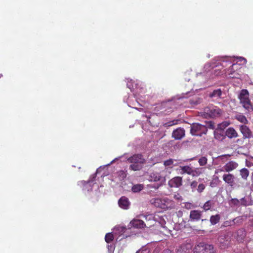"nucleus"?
I'll return each instance as SVG.
<instances>
[{
	"mask_svg": "<svg viewBox=\"0 0 253 253\" xmlns=\"http://www.w3.org/2000/svg\"><path fill=\"white\" fill-rule=\"evenodd\" d=\"M127 161L130 163L129 169L133 170H139L145 163V160L141 154H136L129 157Z\"/></svg>",
	"mask_w": 253,
	"mask_h": 253,
	"instance_id": "f257e3e1",
	"label": "nucleus"
},
{
	"mask_svg": "<svg viewBox=\"0 0 253 253\" xmlns=\"http://www.w3.org/2000/svg\"><path fill=\"white\" fill-rule=\"evenodd\" d=\"M240 103L248 110L252 109V105L249 99V93L247 89H242L239 95Z\"/></svg>",
	"mask_w": 253,
	"mask_h": 253,
	"instance_id": "f03ea898",
	"label": "nucleus"
},
{
	"mask_svg": "<svg viewBox=\"0 0 253 253\" xmlns=\"http://www.w3.org/2000/svg\"><path fill=\"white\" fill-rule=\"evenodd\" d=\"M215 250L212 245L200 243L194 248V253H215Z\"/></svg>",
	"mask_w": 253,
	"mask_h": 253,
	"instance_id": "7ed1b4c3",
	"label": "nucleus"
},
{
	"mask_svg": "<svg viewBox=\"0 0 253 253\" xmlns=\"http://www.w3.org/2000/svg\"><path fill=\"white\" fill-rule=\"evenodd\" d=\"M207 131V127L204 125L195 123L191 126L190 132L193 135L201 136L206 134Z\"/></svg>",
	"mask_w": 253,
	"mask_h": 253,
	"instance_id": "20e7f679",
	"label": "nucleus"
},
{
	"mask_svg": "<svg viewBox=\"0 0 253 253\" xmlns=\"http://www.w3.org/2000/svg\"><path fill=\"white\" fill-rule=\"evenodd\" d=\"M223 111L219 108L216 106L208 107L205 108L204 115L205 117L215 118L220 117Z\"/></svg>",
	"mask_w": 253,
	"mask_h": 253,
	"instance_id": "39448f33",
	"label": "nucleus"
},
{
	"mask_svg": "<svg viewBox=\"0 0 253 253\" xmlns=\"http://www.w3.org/2000/svg\"><path fill=\"white\" fill-rule=\"evenodd\" d=\"M171 105L172 102L170 101L163 102L157 108L161 110V113L167 115L172 112V108L171 107Z\"/></svg>",
	"mask_w": 253,
	"mask_h": 253,
	"instance_id": "423d86ee",
	"label": "nucleus"
},
{
	"mask_svg": "<svg viewBox=\"0 0 253 253\" xmlns=\"http://www.w3.org/2000/svg\"><path fill=\"white\" fill-rule=\"evenodd\" d=\"M239 129L244 139H250L253 138V132L250 129L249 127L246 125L240 126Z\"/></svg>",
	"mask_w": 253,
	"mask_h": 253,
	"instance_id": "0eeeda50",
	"label": "nucleus"
},
{
	"mask_svg": "<svg viewBox=\"0 0 253 253\" xmlns=\"http://www.w3.org/2000/svg\"><path fill=\"white\" fill-rule=\"evenodd\" d=\"M237 65L236 64H232L226 72V73L228 74L229 78L233 79H239L240 78L241 75L237 70Z\"/></svg>",
	"mask_w": 253,
	"mask_h": 253,
	"instance_id": "6e6552de",
	"label": "nucleus"
},
{
	"mask_svg": "<svg viewBox=\"0 0 253 253\" xmlns=\"http://www.w3.org/2000/svg\"><path fill=\"white\" fill-rule=\"evenodd\" d=\"M239 165L237 163L234 161H229L223 167V169H220V171H225L226 172L231 171L236 169Z\"/></svg>",
	"mask_w": 253,
	"mask_h": 253,
	"instance_id": "1a4fd4ad",
	"label": "nucleus"
},
{
	"mask_svg": "<svg viewBox=\"0 0 253 253\" xmlns=\"http://www.w3.org/2000/svg\"><path fill=\"white\" fill-rule=\"evenodd\" d=\"M182 184V177L181 176H175L169 181V185L170 187L178 188Z\"/></svg>",
	"mask_w": 253,
	"mask_h": 253,
	"instance_id": "9d476101",
	"label": "nucleus"
},
{
	"mask_svg": "<svg viewBox=\"0 0 253 253\" xmlns=\"http://www.w3.org/2000/svg\"><path fill=\"white\" fill-rule=\"evenodd\" d=\"M185 136V130L183 128L178 127L174 130L172 133V137L176 140H180Z\"/></svg>",
	"mask_w": 253,
	"mask_h": 253,
	"instance_id": "9b49d317",
	"label": "nucleus"
},
{
	"mask_svg": "<svg viewBox=\"0 0 253 253\" xmlns=\"http://www.w3.org/2000/svg\"><path fill=\"white\" fill-rule=\"evenodd\" d=\"M152 204L156 207L165 209L167 208L168 206L166 204V201L164 199L160 198H155L151 200Z\"/></svg>",
	"mask_w": 253,
	"mask_h": 253,
	"instance_id": "f8f14e48",
	"label": "nucleus"
},
{
	"mask_svg": "<svg viewBox=\"0 0 253 253\" xmlns=\"http://www.w3.org/2000/svg\"><path fill=\"white\" fill-rule=\"evenodd\" d=\"M192 246L190 243H183L181 244L177 249V253H189L192 249Z\"/></svg>",
	"mask_w": 253,
	"mask_h": 253,
	"instance_id": "ddd939ff",
	"label": "nucleus"
},
{
	"mask_svg": "<svg viewBox=\"0 0 253 253\" xmlns=\"http://www.w3.org/2000/svg\"><path fill=\"white\" fill-rule=\"evenodd\" d=\"M202 212L199 210L191 211L189 215L190 219L191 221H199L201 218Z\"/></svg>",
	"mask_w": 253,
	"mask_h": 253,
	"instance_id": "4468645a",
	"label": "nucleus"
},
{
	"mask_svg": "<svg viewBox=\"0 0 253 253\" xmlns=\"http://www.w3.org/2000/svg\"><path fill=\"white\" fill-rule=\"evenodd\" d=\"M223 181L229 185L232 186L235 183V176L233 174H224L222 176Z\"/></svg>",
	"mask_w": 253,
	"mask_h": 253,
	"instance_id": "2eb2a0df",
	"label": "nucleus"
},
{
	"mask_svg": "<svg viewBox=\"0 0 253 253\" xmlns=\"http://www.w3.org/2000/svg\"><path fill=\"white\" fill-rule=\"evenodd\" d=\"M118 204L119 206L124 210L128 209L130 205L128 198L125 196H123L120 199Z\"/></svg>",
	"mask_w": 253,
	"mask_h": 253,
	"instance_id": "dca6fc26",
	"label": "nucleus"
},
{
	"mask_svg": "<svg viewBox=\"0 0 253 253\" xmlns=\"http://www.w3.org/2000/svg\"><path fill=\"white\" fill-rule=\"evenodd\" d=\"M225 136L229 139L237 138L238 133L237 131L232 127H228L225 131Z\"/></svg>",
	"mask_w": 253,
	"mask_h": 253,
	"instance_id": "f3484780",
	"label": "nucleus"
},
{
	"mask_svg": "<svg viewBox=\"0 0 253 253\" xmlns=\"http://www.w3.org/2000/svg\"><path fill=\"white\" fill-rule=\"evenodd\" d=\"M131 227L136 228H143L145 227V223L140 219H133L130 222Z\"/></svg>",
	"mask_w": 253,
	"mask_h": 253,
	"instance_id": "a211bd4d",
	"label": "nucleus"
},
{
	"mask_svg": "<svg viewBox=\"0 0 253 253\" xmlns=\"http://www.w3.org/2000/svg\"><path fill=\"white\" fill-rule=\"evenodd\" d=\"M242 218L240 217H237L233 220H226L223 222L221 225V227H227L235 225L236 222H241Z\"/></svg>",
	"mask_w": 253,
	"mask_h": 253,
	"instance_id": "6ab92c4d",
	"label": "nucleus"
},
{
	"mask_svg": "<svg viewBox=\"0 0 253 253\" xmlns=\"http://www.w3.org/2000/svg\"><path fill=\"white\" fill-rule=\"evenodd\" d=\"M163 177L158 172H152L149 176V180L150 181L158 182L162 181Z\"/></svg>",
	"mask_w": 253,
	"mask_h": 253,
	"instance_id": "aec40b11",
	"label": "nucleus"
},
{
	"mask_svg": "<svg viewBox=\"0 0 253 253\" xmlns=\"http://www.w3.org/2000/svg\"><path fill=\"white\" fill-rule=\"evenodd\" d=\"M145 217L146 221L145 227L150 228L154 225L155 222L153 219V216L152 215H147L145 216Z\"/></svg>",
	"mask_w": 253,
	"mask_h": 253,
	"instance_id": "412c9836",
	"label": "nucleus"
},
{
	"mask_svg": "<svg viewBox=\"0 0 253 253\" xmlns=\"http://www.w3.org/2000/svg\"><path fill=\"white\" fill-rule=\"evenodd\" d=\"M235 119L243 124V125H247L249 123V121L247 118L243 115L239 113L235 116Z\"/></svg>",
	"mask_w": 253,
	"mask_h": 253,
	"instance_id": "4be33fe9",
	"label": "nucleus"
},
{
	"mask_svg": "<svg viewBox=\"0 0 253 253\" xmlns=\"http://www.w3.org/2000/svg\"><path fill=\"white\" fill-rule=\"evenodd\" d=\"M192 167L189 166H179V173L181 174H187L190 175Z\"/></svg>",
	"mask_w": 253,
	"mask_h": 253,
	"instance_id": "5701e85b",
	"label": "nucleus"
},
{
	"mask_svg": "<svg viewBox=\"0 0 253 253\" xmlns=\"http://www.w3.org/2000/svg\"><path fill=\"white\" fill-rule=\"evenodd\" d=\"M202 170L203 168H192L190 175L193 177H198L203 173Z\"/></svg>",
	"mask_w": 253,
	"mask_h": 253,
	"instance_id": "b1692460",
	"label": "nucleus"
},
{
	"mask_svg": "<svg viewBox=\"0 0 253 253\" xmlns=\"http://www.w3.org/2000/svg\"><path fill=\"white\" fill-rule=\"evenodd\" d=\"M249 173V170L246 168H243L240 170V175L242 178L245 180H247Z\"/></svg>",
	"mask_w": 253,
	"mask_h": 253,
	"instance_id": "393cba45",
	"label": "nucleus"
},
{
	"mask_svg": "<svg viewBox=\"0 0 253 253\" xmlns=\"http://www.w3.org/2000/svg\"><path fill=\"white\" fill-rule=\"evenodd\" d=\"M214 203L213 201L209 200L204 204L202 208L205 211H207L209 210H211V208L214 207Z\"/></svg>",
	"mask_w": 253,
	"mask_h": 253,
	"instance_id": "a878e982",
	"label": "nucleus"
},
{
	"mask_svg": "<svg viewBox=\"0 0 253 253\" xmlns=\"http://www.w3.org/2000/svg\"><path fill=\"white\" fill-rule=\"evenodd\" d=\"M220 219V216L219 214H216L214 215H211L210 217V222L211 225H215L218 223Z\"/></svg>",
	"mask_w": 253,
	"mask_h": 253,
	"instance_id": "bb28decb",
	"label": "nucleus"
},
{
	"mask_svg": "<svg viewBox=\"0 0 253 253\" xmlns=\"http://www.w3.org/2000/svg\"><path fill=\"white\" fill-rule=\"evenodd\" d=\"M144 188V185L141 184H138L134 185L131 188L132 191L133 192H138L143 190Z\"/></svg>",
	"mask_w": 253,
	"mask_h": 253,
	"instance_id": "cd10ccee",
	"label": "nucleus"
},
{
	"mask_svg": "<svg viewBox=\"0 0 253 253\" xmlns=\"http://www.w3.org/2000/svg\"><path fill=\"white\" fill-rule=\"evenodd\" d=\"M105 241L109 243L111 242L114 240V236L112 233H107L105 235Z\"/></svg>",
	"mask_w": 253,
	"mask_h": 253,
	"instance_id": "c85d7f7f",
	"label": "nucleus"
},
{
	"mask_svg": "<svg viewBox=\"0 0 253 253\" xmlns=\"http://www.w3.org/2000/svg\"><path fill=\"white\" fill-rule=\"evenodd\" d=\"M222 92L220 89H217L213 91L211 95V97H220Z\"/></svg>",
	"mask_w": 253,
	"mask_h": 253,
	"instance_id": "c756f323",
	"label": "nucleus"
},
{
	"mask_svg": "<svg viewBox=\"0 0 253 253\" xmlns=\"http://www.w3.org/2000/svg\"><path fill=\"white\" fill-rule=\"evenodd\" d=\"M208 159L206 157H202L198 160L200 166H204L207 164Z\"/></svg>",
	"mask_w": 253,
	"mask_h": 253,
	"instance_id": "7c9ffc66",
	"label": "nucleus"
},
{
	"mask_svg": "<svg viewBox=\"0 0 253 253\" xmlns=\"http://www.w3.org/2000/svg\"><path fill=\"white\" fill-rule=\"evenodd\" d=\"M206 188V186L204 183H200L198 186L197 191L199 193H202Z\"/></svg>",
	"mask_w": 253,
	"mask_h": 253,
	"instance_id": "2f4dec72",
	"label": "nucleus"
},
{
	"mask_svg": "<svg viewBox=\"0 0 253 253\" xmlns=\"http://www.w3.org/2000/svg\"><path fill=\"white\" fill-rule=\"evenodd\" d=\"M240 203L239 200L236 198L232 199L229 201V205L231 206H238Z\"/></svg>",
	"mask_w": 253,
	"mask_h": 253,
	"instance_id": "473e14b6",
	"label": "nucleus"
},
{
	"mask_svg": "<svg viewBox=\"0 0 253 253\" xmlns=\"http://www.w3.org/2000/svg\"><path fill=\"white\" fill-rule=\"evenodd\" d=\"M178 122V120H173V121H170V122L165 123L164 124V126L166 127L171 126L177 124Z\"/></svg>",
	"mask_w": 253,
	"mask_h": 253,
	"instance_id": "72a5a7b5",
	"label": "nucleus"
},
{
	"mask_svg": "<svg viewBox=\"0 0 253 253\" xmlns=\"http://www.w3.org/2000/svg\"><path fill=\"white\" fill-rule=\"evenodd\" d=\"M173 163V160L171 159H169V160H167L164 162V165L166 167H169L171 166Z\"/></svg>",
	"mask_w": 253,
	"mask_h": 253,
	"instance_id": "f704fd0d",
	"label": "nucleus"
},
{
	"mask_svg": "<svg viewBox=\"0 0 253 253\" xmlns=\"http://www.w3.org/2000/svg\"><path fill=\"white\" fill-rule=\"evenodd\" d=\"M229 123H228L226 122H223L222 124H219L218 126V128L221 129H223L225 128L226 126H227L229 125Z\"/></svg>",
	"mask_w": 253,
	"mask_h": 253,
	"instance_id": "c9c22d12",
	"label": "nucleus"
},
{
	"mask_svg": "<svg viewBox=\"0 0 253 253\" xmlns=\"http://www.w3.org/2000/svg\"><path fill=\"white\" fill-rule=\"evenodd\" d=\"M198 182L196 180H193L190 183V186L192 189H194L198 186Z\"/></svg>",
	"mask_w": 253,
	"mask_h": 253,
	"instance_id": "e433bc0d",
	"label": "nucleus"
},
{
	"mask_svg": "<svg viewBox=\"0 0 253 253\" xmlns=\"http://www.w3.org/2000/svg\"><path fill=\"white\" fill-rule=\"evenodd\" d=\"M205 125L207 126V127H209V128L211 129H214V123H213L211 121L206 122V124Z\"/></svg>",
	"mask_w": 253,
	"mask_h": 253,
	"instance_id": "4c0bfd02",
	"label": "nucleus"
},
{
	"mask_svg": "<svg viewBox=\"0 0 253 253\" xmlns=\"http://www.w3.org/2000/svg\"><path fill=\"white\" fill-rule=\"evenodd\" d=\"M214 138L216 139L219 140L223 138V135H221V134H219L218 133H216L215 132H214Z\"/></svg>",
	"mask_w": 253,
	"mask_h": 253,
	"instance_id": "58836bf2",
	"label": "nucleus"
},
{
	"mask_svg": "<svg viewBox=\"0 0 253 253\" xmlns=\"http://www.w3.org/2000/svg\"><path fill=\"white\" fill-rule=\"evenodd\" d=\"M136 253H151L147 249L139 250Z\"/></svg>",
	"mask_w": 253,
	"mask_h": 253,
	"instance_id": "ea45409f",
	"label": "nucleus"
},
{
	"mask_svg": "<svg viewBox=\"0 0 253 253\" xmlns=\"http://www.w3.org/2000/svg\"><path fill=\"white\" fill-rule=\"evenodd\" d=\"M162 253H172L171 251L169 249H165L164 250Z\"/></svg>",
	"mask_w": 253,
	"mask_h": 253,
	"instance_id": "a19ab883",
	"label": "nucleus"
},
{
	"mask_svg": "<svg viewBox=\"0 0 253 253\" xmlns=\"http://www.w3.org/2000/svg\"><path fill=\"white\" fill-rule=\"evenodd\" d=\"M225 237V236H224L223 237H222V236H221L220 237L218 238V241L220 242H221V240H223L224 238Z\"/></svg>",
	"mask_w": 253,
	"mask_h": 253,
	"instance_id": "79ce46f5",
	"label": "nucleus"
},
{
	"mask_svg": "<svg viewBox=\"0 0 253 253\" xmlns=\"http://www.w3.org/2000/svg\"><path fill=\"white\" fill-rule=\"evenodd\" d=\"M120 173H121V175H123V177H125L126 174H125V173L124 171L121 170V171H120Z\"/></svg>",
	"mask_w": 253,
	"mask_h": 253,
	"instance_id": "37998d69",
	"label": "nucleus"
},
{
	"mask_svg": "<svg viewBox=\"0 0 253 253\" xmlns=\"http://www.w3.org/2000/svg\"><path fill=\"white\" fill-rule=\"evenodd\" d=\"M251 180L253 183V172L252 173V175H251Z\"/></svg>",
	"mask_w": 253,
	"mask_h": 253,
	"instance_id": "c03bdc74",
	"label": "nucleus"
},
{
	"mask_svg": "<svg viewBox=\"0 0 253 253\" xmlns=\"http://www.w3.org/2000/svg\"><path fill=\"white\" fill-rule=\"evenodd\" d=\"M251 225L253 226V219L250 220Z\"/></svg>",
	"mask_w": 253,
	"mask_h": 253,
	"instance_id": "a18cd8bd",
	"label": "nucleus"
},
{
	"mask_svg": "<svg viewBox=\"0 0 253 253\" xmlns=\"http://www.w3.org/2000/svg\"><path fill=\"white\" fill-rule=\"evenodd\" d=\"M3 76L2 74H0V78H1Z\"/></svg>",
	"mask_w": 253,
	"mask_h": 253,
	"instance_id": "49530a36",
	"label": "nucleus"
},
{
	"mask_svg": "<svg viewBox=\"0 0 253 253\" xmlns=\"http://www.w3.org/2000/svg\"><path fill=\"white\" fill-rule=\"evenodd\" d=\"M194 160V159H193V158H191V159H189L188 160H189V161H192V160Z\"/></svg>",
	"mask_w": 253,
	"mask_h": 253,
	"instance_id": "de8ad7c7",
	"label": "nucleus"
},
{
	"mask_svg": "<svg viewBox=\"0 0 253 253\" xmlns=\"http://www.w3.org/2000/svg\"><path fill=\"white\" fill-rule=\"evenodd\" d=\"M239 141H240V139H238V140H237V143H238Z\"/></svg>",
	"mask_w": 253,
	"mask_h": 253,
	"instance_id": "09e8293b",
	"label": "nucleus"
},
{
	"mask_svg": "<svg viewBox=\"0 0 253 253\" xmlns=\"http://www.w3.org/2000/svg\"><path fill=\"white\" fill-rule=\"evenodd\" d=\"M243 59L245 62H246V59H245V58H243Z\"/></svg>",
	"mask_w": 253,
	"mask_h": 253,
	"instance_id": "8fccbe9b",
	"label": "nucleus"
},
{
	"mask_svg": "<svg viewBox=\"0 0 253 253\" xmlns=\"http://www.w3.org/2000/svg\"><path fill=\"white\" fill-rule=\"evenodd\" d=\"M206 219H202V221H203L204 220H206Z\"/></svg>",
	"mask_w": 253,
	"mask_h": 253,
	"instance_id": "3c124183",
	"label": "nucleus"
},
{
	"mask_svg": "<svg viewBox=\"0 0 253 253\" xmlns=\"http://www.w3.org/2000/svg\"><path fill=\"white\" fill-rule=\"evenodd\" d=\"M244 200V198H243L242 199V200Z\"/></svg>",
	"mask_w": 253,
	"mask_h": 253,
	"instance_id": "603ef678",
	"label": "nucleus"
}]
</instances>
